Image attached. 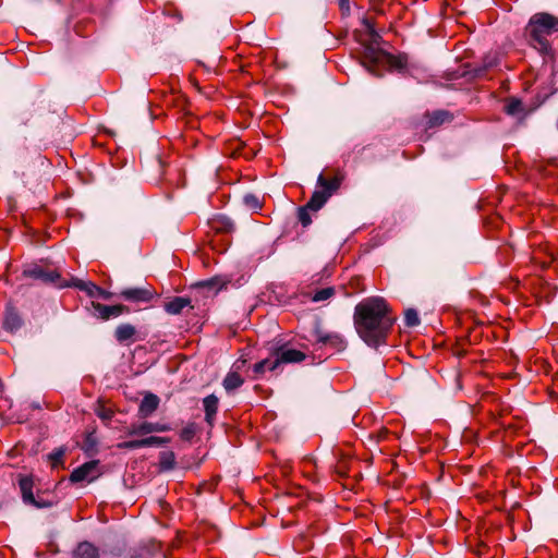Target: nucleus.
I'll return each mask as SVG.
<instances>
[{
    "label": "nucleus",
    "mask_w": 558,
    "mask_h": 558,
    "mask_svg": "<svg viewBox=\"0 0 558 558\" xmlns=\"http://www.w3.org/2000/svg\"><path fill=\"white\" fill-rule=\"evenodd\" d=\"M396 318L390 315L383 298H367L354 311V326L359 336L369 347L377 348L386 342Z\"/></svg>",
    "instance_id": "f257e3e1"
},
{
    "label": "nucleus",
    "mask_w": 558,
    "mask_h": 558,
    "mask_svg": "<svg viewBox=\"0 0 558 558\" xmlns=\"http://www.w3.org/2000/svg\"><path fill=\"white\" fill-rule=\"evenodd\" d=\"M555 33H558V17L545 12L532 15L525 27L529 44L545 56L551 53L548 37Z\"/></svg>",
    "instance_id": "f03ea898"
},
{
    "label": "nucleus",
    "mask_w": 558,
    "mask_h": 558,
    "mask_svg": "<svg viewBox=\"0 0 558 558\" xmlns=\"http://www.w3.org/2000/svg\"><path fill=\"white\" fill-rule=\"evenodd\" d=\"M341 177H333L331 180L326 179L323 174L317 178V190L314 191L311 199L304 207H301L298 211L299 221L303 227H307L312 223L311 215L308 210H319L328 198L336 192L341 184Z\"/></svg>",
    "instance_id": "7ed1b4c3"
},
{
    "label": "nucleus",
    "mask_w": 558,
    "mask_h": 558,
    "mask_svg": "<svg viewBox=\"0 0 558 558\" xmlns=\"http://www.w3.org/2000/svg\"><path fill=\"white\" fill-rule=\"evenodd\" d=\"M380 36L373 29H369V41L364 44V65L366 69L377 75L374 66L387 65L389 68H402L403 62L400 58H397L380 47Z\"/></svg>",
    "instance_id": "20e7f679"
},
{
    "label": "nucleus",
    "mask_w": 558,
    "mask_h": 558,
    "mask_svg": "<svg viewBox=\"0 0 558 558\" xmlns=\"http://www.w3.org/2000/svg\"><path fill=\"white\" fill-rule=\"evenodd\" d=\"M313 336L314 343L319 344L320 347H329L338 352L343 351L347 347V342L343 337L337 332H327L316 328Z\"/></svg>",
    "instance_id": "39448f33"
},
{
    "label": "nucleus",
    "mask_w": 558,
    "mask_h": 558,
    "mask_svg": "<svg viewBox=\"0 0 558 558\" xmlns=\"http://www.w3.org/2000/svg\"><path fill=\"white\" fill-rule=\"evenodd\" d=\"M99 475V462L97 460H93L73 470L70 475V481L73 483L92 482Z\"/></svg>",
    "instance_id": "423d86ee"
},
{
    "label": "nucleus",
    "mask_w": 558,
    "mask_h": 558,
    "mask_svg": "<svg viewBox=\"0 0 558 558\" xmlns=\"http://www.w3.org/2000/svg\"><path fill=\"white\" fill-rule=\"evenodd\" d=\"M171 427L167 424L161 423H151V422H143L140 424H132L126 428L128 436H136V435H148L151 433H162L170 430Z\"/></svg>",
    "instance_id": "0eeeda50"
},
{
    "label": "nucleus",
    "mask_w": 558,
    "mask_h": 558,
    "mask_svg": "<svg viewBox=\"0 0 558 558\" xmlns=\"http://www.w3.org/2000/svg\"><path fill=\"white\" fill-rule=\"evenodd\" d=\"M71 284L74 286L75 288L86 292V294L90 298H102L105 300H108L112 295L111 292H108V291L101 289L100 287H98L97 284H95L92 281H83L81 279H73Z\"/></svg>",
    "instance_id": "6e6552de"
},
{
    "label": "nucleus",
    "mask_w": 558,
    "mask_h": 558,
    "mask_svg": "<svg viewBox=\"0 0 558 558\" xmlns=\"http://www.w3.org/2000/svg\"><path fill=\"white\" fill-rule=\"evenodd\" d=\"M155 292L147 288H128L120 292V296L131 302H149Z\"/></svg>",
    "instance_id": "1a4fd4ad"
},
{
    "label": "nucleus",
    "mask_w": 558,
    "mask_h": 558,
    "mask_svg": "<svg viewBox=\"0 0 558 558\" xmlns=\"http://www.w3.org/2000/svg\"><path fill=\"white\" fill-rule=\"evenodd\" d=\"M92 306L96 311L98 317L101 318L102 320H108L111 317H118L129 311L128 307L122 304L104 305L98 302H93Z\"/></svg>",
    "instance_id": "9d476101"
},
{
    "label": "nucleus",
    "mask_w": 558,
    "mask_h": 558,
    "mask_svg": "<svg viewBox=\"0 0 558 558\" xmlns=\"http://www.w3.org/2000/svg\"><path fill=\"white\" fill-rule=\"evenodd\" d=\"M275 362H278V367L282 363H298L305 360V354L302 351L295 349H282L276 353L274 357Z\"/></svg>",
    "instance_id": "9b49d317"
},
{
    "label": "nucleus",
    "mask_w": 558,
    "mask_h": 558,
    "mask_svg": "<svg viewBox=\"0 0 558 558\" xmlns=\"http://www.w3.org/2000/svg\"><path fill=\"white\" fill-rule=\"evenodd\" d=\"M20 488L22 492L23 500L26 504H31L37 508H43V507L49 506V504L39 502L35 499L33 492H32L33 483L29 478H27V477L21 478Z\"/></svg>",
    "instance_id": "f8f14e48"
},
{
    "label": "nucleus",
    "mask_w": 558,
    "mask_h": 558,
    "mask_svg": "<svg viewBox=\"0 0 558 558\" xmlns=\"http://www.w3.org/2000/svg\"><path fill=\"white\" fill-rule=\"evenodd\" d=\"M159 402H160V400L156 395H154V393L145 395V397L143 398V400L140 404V409H138L140 415L142 417H148L157 410Z\"/></svg>",
    "instance_id": "ddd939ff"
},
{
    "label": "nucleus",
    "mask_w": 558,
    "mask_h": 558,
    "mask_svg": "<svg viewBox=\"0 0 558 558\" xmlns=\"http://www.w3.org/2000/svg\"><path fill=\"white\" fill-rule=\"evenodd\" d=\"M218 403L219 400L215 395H209L203 400V405L205 410V421L209 425H213L214 423L215 416L218 411Z\"/></svg>",
    "instance_id": "4468645a"
},
{
    "label": "nucleus",
    "mask_w": 558,
    "mask_h": 558,
    "mask_svg": "<svg viewBox=\"0 0 558 558\" xmlns=\"http://www.w3.org/2000/svg\"><path fill=\"white\" fill-rule=\"evenodd\" d=\"M136 333V329L131 324H122L117 327L114 331V337L120 343H128L129 341H133V338Z\"/></svg>",
    "instance_id": "2eb2a0df"
},
{
    "label": "nucleus",
    "mask_w": 558,
    "mask_h": 558,
    "mask_svg": "<svg viewBox=\"0 0 558 558\" xmlns=\"http://www.w3.org/2000/svg\"><path fill=\"white\" fill-rule=\"evenodd\" d=\"M230 282L229 279H226L225 277L216 276L210 279L201 281L197 283L199 288L207 289L209 291H214L217 293L222 288H225Z\"/></svg>",
    "instance_id": "dca6fc26"
},
{
    "label": "nucleus",
    "mask_w": 558,
    "mask_h": 558,
    "mask_svg": "<svg viewBox=\"0 0 558 558\" xmlns=\"http://www.w3.org/2000/svg\"><path fill=\"white\" fill-rule=\"evenodd\" d=\"M190 299L177 296L165 304V310L171 315L180 314L186 306H190Z\"/></svg>",
    "instance_id": "f3484780"
},
{
    "label": "nucleus",
    "mask_w": 558,
    "mask_h": 558,
    "mask_svg": "<svg viewBox=\"0 0 558 558\" xmlns=\"http://www.w3.org/2000/svg\"><path fill=\"white\" fill-rule=\"evenodd\" d=\"M426 118H427L426 125L428 128H435V126L441 125L446 122H450L452 120L451 114L445 110L435 111L430 114H427Z\"/></svg>",
    "instance_id": "a211bd4d"
},
{
    "label": "nucleus",
    "mask_w": 558,
    "mask_h": 558,
    "mask_svg": "<svg viewBox=\"0 0 558 558\" xmlns=\"http://www.w3.org/2000/svg\"><path fill=\"white\" fill-rule=\"evenodd\" d=\"M74 557L75 558H98V550L93 544H90L88 542H83V543L78 544V546L76 547V549L74 551Z\"/></svg>",
    "instance_id": "6ab92c4d"
},
{
    "label": "nucleus",
    "mask_w": 558,
    "mask_h": 558,
    "mask_svg": "<svg viewBox=\"0 0 558 558\" xmlns=\"http://www.w3.org/2000/svg\"><path fill=\"white\" fill-rule=\"evenodd\" d=\"M3 326L9 331H15L22 326V319L14 310L9 308L4 316Z\"/></svg>",
    "instance_id": "aec40b11"
},
{
    "label": "nucleus",
    "mask_w": 558,
    "mask_h": 558,
    "mask_svg": "<svg viewBox=\"0 0 558 558\" xmlns=\"http://www.w3.org/2000/svg\"><path fill=\"white\" fill-rule=\"evenodd\" d=\"M175 466V454L173 451H161L159 454V470L167 472Z\"/></svg>",
    "instance_id": "412c9836"
},
{
    "label": "nucleus",
    "mask_w": 558,
    "mask_h": 558,
    "mask_svg": "<svg viewBox=\"0 0 558 558\" xmlns=\"http://www.w3.org/2000/svg\"><path fill=\"white\" fill-rule=\"evenodd\" d=\"M244 380L238 372H230L223 379V387L227 391H233L243 385Z\"/></svg>",
    "instance_id": "4be33fe9"
},
{
    "label": "nucleus",
    "mask_w": 558,
    "mask_h": 558,
    "mask_svg": "<svg viewBox=\"0 0 558 558\" xmlns=\"http://www.w3.org/2000/svg\"><path fill=\"white\" fill-rule=\"evenodd\" d=\"M278 368V362H275L274 357L265 359L253 366V373L255 377L263 375L267 369L276 371Z\"/></svg>",
    "instance_id": "5701e85b"
},
{
    "label": "nucleus",
    "mask_w": 558,
    "mask_h": 558,
    "mask_svg": "<svg viewBox=\"0 0 558 558\" xmlns=\"http://www.w3.org/2000/svg\"><path fill=\"white\" fill-rule=\"evenodd\" d=\"M335 294V289L332 287L323 288L320 290H317L313 296V302H323L329 300Z\"/></svg>",
    "instance_id": "b1692460"
},
{
    "label": "nucleus",
    "mask_w": 558,
    "mask_h": 558,
    "mask_svg": "<svg viewBox=\"0 0 558 558\" xmlns=\"http://www.w3.org/2000/svg\"><path fill=\"white\" fill-rule=\"evenodd\" d=\"M505 110L510 116L519 114L520 112L523 111V106H522L521 100H519L517 98L509 99L505 106Z\"/></svg>",
    "instance_id": "393cba45"
},
{
    "label": "nucleus",
    "mask_w": 558,
    "mask_h": 558,
    "mask_svg": "<svg viewBox=\"0 0 558 558\" xmlns=\"http://www.w3.org/2000/svg\"><path fill=\"white\" fill-rule=\"evenodd\" d=\"M169 441V438L158 436H149L146 438H142L143 447H159L168 444Z\"/></svg>",
    "instance_id": "a878e982"
},
{
    "label": "nucleus",
    "mask_w": 558,
    "mask_h": 558,
    "mask_svg": "<svg viewBox=\"0 0 558 558\" xmlns=\"http://www.w3.org/2000/svg\"><path fill=\"white\" fill-rule=\"evenodd\" d=\"M65 454V450L63 448H58L48 454V459L51 463L52 468H58L63 463V457Z\"/></svg>",
    "instance_id": "bb28decb"
},
{
    "label": "nucleus",
    "mask_w": 558,
    "mask_h": 558,
    "mask_svg": "<svg viewBox=\"0 0 558 558\" xmlns=\"http://www.w3.org/2000/svg\"><path fill=\"white\" fill-rule=\"evenodd\" d=\"M404 322L409 327L417 326L420 324L417 312L413 308L407 310L404 314Z\"/></svg>",
    "instance_id": "cd10ccee"
},
{
    "label": "nucleus",
    "mask_w": 558,
    "mask_h": 558,
    "mask_svg": "<svg viewBox=\"0 0 558 558\" xmlns=\"http://www.w3.org/2000/svg\"><path fill=\"white\" fill-rule=\"evenodd\" d=\"M34 275L36 278L43 279L44 281H50L54 282L56 279L59 277L56 272H47L41 269L34 270Z\"/></svg>",
    "instance_id": "c85d7f7f"
},
{
    "label": "nucleus",
    "mask_w": 558,
    "mask_h": 558,
    "mask_svg": "<svg viewBox=\"0 0 558 558\" xmlns=\"http://www.w3.org/2000/svg\"><path fill=\"white\" fill-rule=\"evenodd\" d=\"M118 448L119 449H129V450L143 448L142 439H134V440H128V441L120 442V444H118Z\"/></svg>",
    "instance_id": "c756f323"
},
{
    "label": "nucleus",
    "mask_w": 558,
    "mask_h": 558,
    "mask_svg": "<svg viewBox=\"0 0 558 558\" xmlns=\"http://www.w3.org/2000/svg\"><path fill=\"white\" fill-rule=\"evenodd\" d=\"M243 201H244V204L246 206H248L250 208H253V209H259L260 208L259 199L254 194H246L244 196Z\"/></svg>",
    "instance_id": "7c9ffc66"
},
{
    "label": "nucleus",
    "mask_w": 558,
    "mask_h": 558,
    "mask_svg": "<svg viewBox=\"0 0 558 558\" xmlns=\"http://www.w3.org/2000/svg\"><path fill=\"white\" fill-rule=\"evenodd\" d=\"M195 435V426L193 424H189L187 426H185L184 428H182L181 433H180V437L181 439L183 440H191Z\"/></svg>",
    "instance_id": "2f4dec72"
},
{
    "label": "nucleus",
    "mask_w": 558,
    "mask_h": 558,
    "mask_svg": "<svg viewBox=\"0 0 558 558\" xmlns=\"http://www.w3.org/2000/svg\"><path fill=\"white\" fill-rule=\"evenodd\" d=\"M131 558H153V554L148 548H140L132 554Z\"/></svg>",
    "instance_id": "473e14b6"
},
{
    "label": "nucleus",
    "mask_w": 558,
    "mask_h": 558,
    "mask_svg": "<svg viewBox=\"0 0 558 558\" xmlns=\"http://www.w3.org/2000/svg\"><path fill=\"white\" fill-rule=\"evenodd\" d=\"M97 415L102 421H110L112 418L113 412L110 409H100L97 411Z\"/></svg>",
    "instance_id": "72a5a7b5"
},
{
    "label": "nucleus",
    "mask_w": 558,
    "mask_h": 558,
    "mask_svg": "<svg viewBox=\"0 0 558 558\" xmlns=\"http://www.w3.org/2000/svg\"><path fill=\"white\" fill-rule=\"evenodd\" d=\"M338 2H339V5H340V9L343 12H349V10H350L349 0H338Z\"/></svg>",
    "instance_id": "f704fd0d"
},
{
    "label": "nucleus",
    "mask_w": 558,
    "mask_h": 558,
    "mask_svg": "<svg viewBox=\"0 0 558 558\" xmlns=\"http://www.w3.org/2000/svg\"><path fill=\"white\" fill-rule=\"evenodd\" d=\"M239 363H240V361H238V362L235 363V365H236V368H238V369L241 367V366L239 365ZM241 364H245V361H244V360H243V361H241Z\"/></svg>",
    "instance_id": "c9c22d12"
},
{
    "label": "nucleus",
    "mask_w": 558,
    "mask_h": 558,
    "mask_svg": "<svg viewBox=\"0 0 558 558\" xmlns=\"http://www.w3.org/2000/svg\"><path fill=\"white\" fill-rule=\"evenodd\" d=\"M494 65H495V63H494V62H489V63H487V64H486V68H492V66H494Z\"/></svg>",
    "instance_id": "e433bc0d"
}]
</instances>
